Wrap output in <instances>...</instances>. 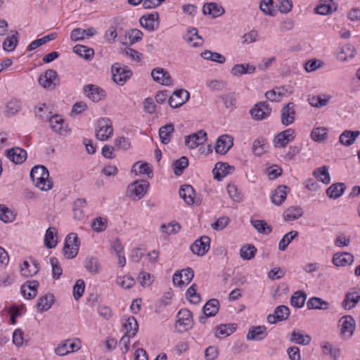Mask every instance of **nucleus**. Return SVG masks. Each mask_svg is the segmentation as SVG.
Masks as SVG:
<instances>
[{
    "label": "nucleus",
    "instance_id": "nucleus-17",
    "mask_svg": "<svg viewBox=\"0 0 360 360\" xmlns=\"http://www.w3.org/2000/svg\"><path fill=\"white\" fill-rule=\"evenodd\" d=\"M219 308V302L217 299H211L208 300L202 309L204 316H201L199 318V321L201 323H205L207 318L214 316L217 314Z\"/></svg>",
    "mask_w": 360,
    "mask_h": 360
},
{
    "label": "nucleus",
    "instance_id": "nucleus-14",
    "mask_svg": "<svg viewBox=\"0 0 360 360\" xmlns=\"http://www.w3.org/2000/svg\"><path fill=\"white\" fill-rule=\"evenodd\" d=\"M340 333L345 339L350 338L355 329V321L351 316H345L340 320Z\"/></svg>",
    "mask_w": 360,
    "mask_h": 360
},
{
    "label": "nucleus",
    "instance_id": "nucleus-30",
    "mask_svg": "<svg viewBox=\"0 0 360 360\" xmlns=\"http://www.w3.org/2000/svg\"><path fill=\"white\" fill-rule=\"evenodd\" d=\"M225 12L224 8L214 2L206 3L202 7V13L204 15H212L213 18H217Z\"/></svg>",
    "mask_w": 360,
    "mask_h": 360
},
{
    "label": "nucleus",
    "instance_id": "nucleus-45",
    "mask_svg": "<svg viewBox=\"0 0 360 360\" xmlns=\"http://www.w3.org/2000/svg\"><path fill=\"white\" fill-rule=\"evenodd\" d=\"M73 51L86 60L91 59L94 55V51L93 49L81 44L75 45L73 47Z\"/></svg>",
    "mask_w": 360,
    "mask_h": 360
},
{
    "label": "nucleus",
    "instance_id": "nucleus-32",
    "mask_svg": "<svg viewBox=\"0 0 360 360\" xmlns=\"http://www.w3.org/2000/svg\"><path fill=\"white\" fill-rule=\"evenodd\" d=\"M174 131V126L172 123L167 124L159 129V137L163 144L170 142L172 134Z\"/></svg>",
    "mask_w": 360,
    "mask_h": 360
},
{
    "label": "nucleus",
    "instance_id": "nucleus-19",
    "mask_svg": "<svg viewBox=\"0 0 360 360\" xmlns=\"http://www.w3.org/2000/svg\"><path fill=\"white\" fill-rule=\"evenodd\" d=\"M290 315V310L288 307L285 305H280L277 307L273 314H269L267 316V321L271 324H274L278 321H282L286 320Z\"/></svg>",
    "mask_w": 360,
    "mask_h": 360
},
{
    "label": "nucleus",
    "instance_id": "nucleus-34",
    "mask_svg": "<svg viewBox=\"0 0 360 360\" xmlns=\"http://www.w3.org/2000/svg\"><path fill=\"white\" fill-rule=\"evenodd\" d=\"M303 210L299 206H291L286 209L283 214L285 221H294L303 215Z\"/></svg>",
    "mask_w": 360,
    "mask_h": 360
},
{
    "label": "nucleus",
    "instance_id": "nucleus-25",
    "mask_svg": "<svg viewBox=\"0 0 360 360\" xmlns=\"http://www.w3.org/2000/svg\"><path fill=\"white\" fill-rule=\"evenodd\" d=\"M39 282L36 280L28 281L20 288L22 296L26 299H33L37 296Z\"/></svg>",
    "mask_w": 360,
    "mask_h": 360
},
{
    "label": "nucleus",
    "instance_id": "nucleus-15",
    "mask_svg": "<svg viewBox=\"0 0 360 360\" xmlns=\"http://www.w3.org/2000/svg\"><path fill=\"white\" fill-rule=\"evenodd\" d=\"M360 301V289L352 288L349 290L342 301V306L345 309L349 310L353 309Z\"/></svg>",
    "mask_w": 360,
    "mask_h": 360
},
{
    "label": "nucleus",
    "instance_id": "nucleus-33",
    "mask_svg": "<svg viewBox=\"0 0 360 360\" xmlns=\"http://www.w3.org/2000/svg\"><path fill=\"white\" fill-rule=\"evenodd\" d=\"M266 330V328L264 326L252 327L248 333L246 338L248 340H262L267 335Z\"/></svg>",
    "mask_w": 360,
    "mask_h": 360
},
{
    "label": "nucleus",
    "instance_id": "nucleus-21",
    "mask_svg": "<svg viewBox=\"0 0 360 360\" xmlns=\"http://www.w3.org/2000/svg\"><path fill=\"white\" fill-rule=\"evenodd\" d=\"M354 255L348 252H336L333 256L332 262L337 267L352 265L354 262Z\"/></svg>",
    "mask_w": 360,
    "mask_h": 360
},
{
    "label": "nucleus",
    "instance_id": "nucleus-16",
    "mask_svg": "<svg viewBox=\"0 0 360 360\" xmlns=\"http://www.w3.org/2000/svg\"><path fill=\"white\" fill-rule=\"evenodd\" d=\"M295 103L290 102L282 108L281 121L283 125L288 126L292 124L295 119Z\"/></svg>",
    "mask_w": 360,
    "mask_h": 360
},
{
    "label": "nucleus",
    "instance_id": "nucleus-43",
    "mask_svg": "<svg viewBox=\"0 0 360 360\" xmlns=\"http://www.w3.org/2000/svg\"><path fill=\"white\" fill-rule=\"evenodd\" d=\"M356 53V49L355 47L352 44H347L345 46H343L340 52L338 53L337 57L341 61H346L347 60V56L352 58L355 56Z\"/></svg>",
    "mask_w": 360,
    "mask_h": 360
},
{
    "label": "nucleus",
    "instance_id": "nucleus-41",
    "mask_svg": "<svg viewBox=\"0 0 360 360\" xmlns=\"http://www.w3.org/2000/svg\"><path fill=\"white\" fill-rule=\"evenodd\" d=\"M84 266L92 274H97L101 269L98 259L94 257H87L84 260Z\"/></svg>",
    "mask_w": 360,
    "mask_h": 360
},
{
    "label": "nucleus",
    "instance_id": "nucleus-23",
    "mask_svg": "<svg viewBox=\"0 0 360 360\" xmlns=\"http://www.w3.org/2000/svg\"><path fill=\"white\" fill-rule=\"evenodd\" d=\"M234 170L233 166L229 165L226 162H217L213 169L214 178L218 181H221L224 177L232 173Z\"/></svg>",
    "mask_w": 360,
    "mask_h": 360
},
{
    "label": "nucleus",
    "instance_id": "nucleus-2",
    "mask_svg": "<svg viewBox=\"0 0 360 360\" xmlns=\"http://www.w3.org/2000/svg\"><path fill=\"white\" fill-rule=\"evenodd\" d=\"M79 240L77 233H70L65 240L63 252L67 259H72L75 257L79 251Z\"/></svg>",
    "mask_w": 360,
    "mask_h": 360
},
{
    "label": "nucleus",
    "instance_id": "nucleus-20",
    "mask_svg": "<svg viewBox=\"0 0 360 360\" xmlns=\"http://www.w3.org/2000/svg\"><path fill=\"white\" fill-rule=\"evenodd\" d=\"M159 14L157 12L145 14L139 19L140 25L149 31L155 30L158 25Z\"/></svg>",
    "mask_w": 360,
    "mask_h": 360
},
{
    "label": "nucleus",
    "instance_id": "nucleus-35",
    "mask_svg": "<svg viewBox=\"0 0 360 360\" xmlns=\"http://www.w3.org/2000/svg\"><path fill=\"white\" fill-rule=\"evenodd\" d=\"M255 67L248 63L236 64L233 66L231 73L233 76H239L245 74H252L255 71Z\"/></svg>",
    "mask_w": 360,
    "mask_h": 360
},
{
    "label": "nucleus",
    "instance_id": "nucleus-9",
    "mask_svg": "<svg viewBox=\"0 0 360 360\" xmlns=\"http://www.w3.org/2000/svg\"><path fill=\"white\" fill-rule=\"evenodd\" d=\"M210 238L208 236H203L195 240L191 245V251L198 256H203L210 249Z\"/></svg>",
    "mask_w": 360,
    "mask_h": 360
},
{
    "label": "nucleus",
    "instance_id": "nucleus-56",
    "mask_svg": "<svg viewBox=\"0 0 360 360\" xmlns=\"http://www.w3.org/2000/svg\"><path fill=\"white\" fill-rule=\"evenodd\" d=\"M91 228L96 232L104 231L108 226V219L104 217H98L93 219L91 222Z\"/></svg>",
    "mask_w": 360,
    "mask_h": 360
},
{
    "label": "nucleus",
    "instance_id": "nucleus-18",
    "mask_svg": "<svg viewBox=\"0 0 360 360\" xmlns=\"http://www.w3.org/2000/svg\"><path fill=\"white\" fill-rule=\"evenodd\" d=\"M233 138L224 134L220 136L215 143L214 150L218 154L225 155L233 146Z\"/></svg>",
    "mask_w": 360,
    "mask_h": 360
},
{
    "label": "nucleus",
    "instance_id": "nucleus-37",
    "mask_svg": "<svg viewBox=\"0 0 360 360\" xmlns=\"http://www.w3.org/2000/svg\"><path fill=\"white\" fill-rule=\"evenodd\" d=\"M11 34L8 36L3 42V49L6 51H13L18 41V33L17 31H11Z\"/></svg>",
    "mask_w": 360,
    "mask_h": 360
},
{
    "label": "nucleus",
    "instance_id": "nucleus-36",
    "mask_svg": "<svg viewBox=\"0 0 360 360\" xmlns=\"http://www.w3.org/2000/svg\"><path fill=\"white\" fill-rule=\"evenodd\" d=\"M328 169L329 167L326 165L316 168L313 171V176L323 184H328L330 182V175L329 174Z\"/></svg>",
    "mask_w": 360,
    "mask_h": 360
},
{
    "label": "nucleus",
    "instance_id": "nucleus-48",
    "mask_svg": "<svg viewBox=\"0 0 360 360\" xmlns=\"http://www.w3.org/2000/svg\"><path fill=\"white\" fill-rule=\"evenodd\" d=\"M311 337L308 335H304L302 333L296 330H293L291 333L290 341L294 342L296 344L307 345L311 342Z\"/></svg>",
    "mask_w": 360,
    "mask_h": 360
},
{
    "label": "nucleus",
    "instance_id": "nucleus-4",
    "mask_svg": "<svg viewBox=\"0 0 360 360\" xmlns=\"http://www.w3.org/2000/svg\"><path fill=\"white\" fill-rule=\"evenodd\" d=\"M176 328L183 333L193 327V321L192 313L187 309H181L176 316Z\"/></svg>",
    "mask_w": 360,
    "mask_h": 360
},
{
    "label": "nucleus",
    "instance_id": "nucleus-7",
    "mask_svg": "<svg viewBox=\"0 0 360 360\" xmlns=\"http://www.w3.org/2000/svg\"><path fill=\"white\" fill-rule=\"evenodd\" d=\"M112 80L117 84L122 85L132 75V72L127 67H122L115 63L111 68Z\"/></svg>",
    "mask_w": 360,
    "mask_h": 360
},
{
    "label": "nucleus",
    "instance_id": "nucleus-40",
    "mask_svg": "<svg viewBox=\"0 0 360 360\" xmlns=\"http://www.w3.org/2000/svg\"><path fill=\"white\" fill-rule=\"evenodd\" d=\"M64 120L58 115H54L49 118V124L52 130L60 134L66 131L63 129Z\"/></svg>",
    "mask_w": 360,
    "mask_h": 360
},
{
    "label": "nucleus",
    "instance_id": "nucleus-54",
    "mask_svg": "<svg viewBox=\"0 0 360 360\" xmlns=\"http://www.w3.org/2000/svg\"><path fill=\"white\" fill-rule=\"evenodd\" d=\"M252 226L259 233L263 234H269L272 229L264 220H251Z\"/></svg>",
    "mask_w": 360,
    "mask_h": 360
},
{
    "label": "nucleus",
    "instance_id": "nucleus-29",
    "mask_svg": "<svg viewBox=\"0 0 360 360\" xmlns=\"http://www.w3.org/2000/svg\"><path fill=\"white\" fill-rule=\"evenodd\" d=\"M346 188V185L344 183H334L326 189V193L329 198L335 200L342 195Z\"/></svg>",
    "mask_w": 360,
    "mask_h": 360
},
{
    "label": "nucleus",
    "instance_id": "nucleus-64",
    "mask_svg": "<svg viewBox=\"0 0 360 360\" xmlns=\"http://www.w3.org/2000/svg\"><path fill=\"white\" fill-rule=\"evenodd\" d=\"M314 11L316 13L320 15H328L333 12V8L331 4H328L326 1H321Z\"/></svg>",
    "mask_w": 360,
    "mask_h": 360
},
{
    "label": "nucleus",
    "instance_id": "nucleus-8",
    "mask_svg": "<svg viewBox=\"0 0 360 360\" xmlns=\"http://www.w3.org/2000/svg\"><path fill=\"white\" fill-rule=\"evenodd\" d=\"M193 277V270L188 267L181 271H176L173 275L172 281L175 285L181 288L187 285L192 281Z\"/></svg>",
    "mask_w": 360,
    "mask_h": 360
},
{
    "label": "nucleus",
    "instance_id": "nucleus-44",
    "mask_svg": "<svg viewBox=\"0 0 360 360\" xmlns=\"http://www.w3.org/2000/svg\"><path fill=\"white\" fill-rule=\"evenodd\" d=\"M307 299V294L303 291L295 292L290 297V304L292 306L301 308L304 305Z\"/></svg>",
    "mask_w": 360,
    "mask_h": 360
},
{
    "label": "nucleus",
    "instance_id": "nucleus-22",
    "mask_svg": "<svg viewBox=\"0 0 360 360\" xmlns=\"http://www.w3.org/2000/svg\"><path fill=\"white\" fill-rule=\"evenodd\" d=\"M153 79L162 85L169 86L172 84V78L168 71L162 68H155L151 71Z\"/></svg>",
    "mask_w": 360,
    "mask_h": 360
},
{
    "label": "nucleus",
    "instance_id": "nucleus-24",
    "mask_svg": "<svg viewBox=\"0 0 360 360\" xmlns=\"http://www.w3.org/2000/svg\"><path fill=\"white\" fill-rule=\"evenodd\" d=\"M87 97L94 102L101 101L105 96V91L94 84H87L84 87Z\"/></svg>",
    "mask_w": 360,
    "mask_h": 360
},
{
    "label": "nucleus",
    "instance_id": "nucleus-49",
    "mask_svg": "<svg viewBox=\"0 0 360 360\" xmlns=\"http://www.w3.org/2000/svg\"><path fill=\"white\" fill-rule=\"evenodd\" d=\"M57 231L54 227H49L45 233L44 245L48 248H53L56 245L57 241L54 240Z\"/></svg>",
    "mask_w": 360,
    "mask_h": 360
},
{
    "label": "nucleus",
    "instance_id": "nucleus-6",
    "mask_svg": "<svg viewBox=\"0 0 360 360\" xmlns=\"http://www.w3.org/2000/svg\"><path fill=\"white\" fill-rule=\"evenodd\" d=\"M40 86L44 89H54L59 83L57 72L53 69H48L38 79Z\"/></svg>",
    "mask_w": 360,
    "mask_h": 360
},
{
    "label": "nucleus",
    "instance_id": "nucleus-12",
    "mask_svg": "<svg viewBox=\"0 0 360 360\" xmlns=\"http://www.w3.org/2000/svg\"><path fill=\"white\" fill-rule=\"evenodd\" d=\"M271 108L266 102H259L250 110V112L254 120H262L269 117Z\"/></svg>",
    "mask_w": 360,
    "mask_h": 360
},
{
    "label": "nucleus",
    "instance_id": "nucleus-5",
    "mask_svg": "<svg viewBox=\"0 0 360 360\" xmlns=\"http://www.w3.org/2000/svg\"><path fill=\"white\" fill-rule=\"evenodd\" d=\"M96 138L101 141H106L111 137L113 132L112 122L109 118H101L98 121L96 129Z\"/></svg>",
    "mask_w": 360,
    "mask_h": 360
},
{
    "label": "nucleus",
    "instance_id": "nucleus-11",
    "mask_svg": "<svg viewBox=\"0 0 360 360\" xmlns=\"http://www.w3.org/2000/svg\"><path fill=\"white\" fill-rule=\"evenodd\" d=\"M190 94L188 91L184 89H177L174 91L172 95L168 99V103L172 108L181 107L189 99Z\"/></svg>",
    "mask_w": 360,
    "mask_h": 360
},
{
    "label": "nucleus",
    "instance_id": "nucleus-60",
    "mask_svg": "<svg viewBox=\"0 0 360 360\" xmlns=\"http://www.w3.org/2000/svg\"><path fill=\"white\" fill-rule=\"evenodd\" d=\"M181 228V225L175 221H172L168 224H162L160 226L162 231L167 234L176 233L180 231Z\"/></svg>",
    "mask_w": 360,
    "mask_h": 360
},
{
    "label": "nucleus",
    "instance_id": "nucleus-31",
    "mask_svg": "<svg viewBox=\"0 0 360 360\" xmlns=\"http://www.w3.org/2000/svg\"><path fill=\"white\" fill-rule=\"evenodd\" d=\"M359 135V131L345 130L340 134L339 141L342 145L350 146L355 142Z\"/></svg>",
    "mask_w": 360,
    "mask_h": 360
},
{
    "label": "nucleus",
    "instance_id": "nucleus-58",
    "mask_svg": "<svg viewBox=\"0 0 360 360\" xmlns=\"http://www.w3.org/2000/svg\"><path fill=\"white\" fill-rule=\"evenodd\" d=\"M132 172H134L136 174H146L149 176L153 172V170L149 167L148 163L139 161L134 165Z\"/></svg>",
    "mask_w": 360,
    "mask_h": 360
},
{
    "label": "nucleus",
    "instance_id": "nucleus-55",
    "mask_svg": "<svg viewBox=\"0 0 360 360\" xmlns=\"http://www.w3.org/2000/svg\"><path fill=\"white\" fill-rule=\"evenodd\" d=\"M186 297L192 304H198L201 300L200 295L197 292V285L193 283L186 290Z\"/></svg>",
    "mask_w": 360,
    "mask_h": 360
},
{
    "label": "nucleus",
    "instance_id": "nucleus-63",
    "mask_svg": "<svg viewBox=\"0 0 360 360\" xmlns=\"http://www.w3.org/2000/svg\"><path fill=\"white\" fill-rule=\"evenodd\" d=\"M15 217L13 212L5 205H0V219L4 222H11Z\"/></svg>",
    "mask_w": 360,
    "mask_h": 360
},
{
    "label": "nucleus",
    "instance_id": "nucleus-38",
    "mask_svg": "<svg viewBox=\"0 0 360 360\" xmlns=\"http://www.w3.org/2000/svg\"><path fill=\"white\" fill-rule=\"evenodd\" d=\"M53 301V295L48 293L39 298L37 307L40 311H47L51 307Z\"/></svg>",
    "mask_w": 360,
    "mask_h": 360
},
{
    "label": "nucleus",
    "instance_id": "nucleus-13",
    "mask_svg": "<svg viewBox=\"0 0 360 360\" xmlns=\"http://www.w3.org/2000/svg\"><path fill=\"white\" fill-rule=\"evenodd\" d=\"M207 140V133L200 130L185 137V145L190 149H195Z\"/></svg>",
    "mask_w": 360,
    "mask_h": 360
},
{
    "label": "nucleus",
    "instance_id": "nucleus-61",
    "mask_svg": "<svg viewBox=\"0 0 360 360\" xmlns=\"http://www.w3.org/2000/svg\"><path fill=\"white\" fill-rule=\"evenodd\" d=\"M273 8V0H260L259 8L264 14L270 16L275 15Z\"/></svg>",
    "mask_w": 360,
    "mask_h": 360
},
{
    "label": "nucleus",
    "instance_id": "nucleus-27",
    "mask_svg": "<svg viewBox=\"0 0 360 360\" xmlns=\"http://www.w3.org/2000/svg\"><path fill=\"white\" fill-rule=\"evenodd\" d=\"M179 196L184 199V202L188 205H191L195 203V192L194 188L188 184L182 185L179 191Z\"/></svg>",
    "mask_w": 360,
    "mask_h": 360
},
{
    "label": "nucleus",
    "instance_id": "nucleus-10",
    "mask_svg": "<svg viewBox=\"0 0 360 360\" xmlns=\"http://www.w3.org/2000/svg\"><path fill=\"white\" fill-rule=\"evenodd\" d=\"M295 130L289 128L278 133L273 139V144L276 148H284L289 142L295 139Z\"/></svg>",
    "mask_w": 360,
    "mask_h": 360
},
{
    "label": "nucleus",
    "instance_id": "nucleus-50",
    "mask_svg": "<svg viewBox=\"0 0 360 360\" xmlns=\"http://www.w3.org/2000/svg\"><path fill=\"white\" fill-rule=\"evenodd\" d=\"M124 327L126 330V334L129 335V337H134L139 329L137 321L134 316L127 319Z\"/></svg>",
    "mask_w": 360,
    "mask_h": 360
},
{
    "label": "nucleus",
    "instance_id": "nucleus-26",
    "mask_svg": "<svg viewBox=\"0 0 360 360\" xmlns=\"http://www.w3.org/2000/svg\"><path fill=\"white\" fill-rule=\"evenodd\" d=\"M7 158L15 164L22 163L27 158V152L24 149L15 147L6 150Z\"/></svg>",
    "mask_w": 360,
    "mask_h": 360
},
{
    "label": "nucleus",
    "instance_id": "nucleus-47",
    "mask_svg": "<svg viewBox=\"0 0 360 360\" xmlns=\"http://www.w3.org/2000/svg\"><path fill=\"white\" fill-rule=\"evenodd\" d=\"M235 324H221L217 326L215 336L218 338H224L231 335L236 330Z\"/></svg>",
    "mask_w": 360,
    "mask_h": 360
},
{
    "label": "nucleus",
    "instance_id": "nucleus-39",
    "mask_svg": "<svg viewBox=\"0 0 360 360\" xmlns=\"http://www.w3.org/2000/svg\"><path fill=\"white\" fill-rule=\"evenodd\" d=\"M186 41L191 44L193 47H198L202 44L203 39L198 35V31L195 28L189 30L185 37Z\"/></svg>",
    "mask_w": 360,
    "mask_h": 360
},
{
    "label": "nucleus",
    "instance_id": "nucleus-46",
    "mask_svg": "<svg viewBox=\"0 0 360 360\" xmlns=\"http://www.w3.org/2000/svg\"><path fill=\"white\" fill-rule=\"evenodd\" d=\"M86 205V200L84 198L77 199L72 206V211L74 213V218L78 220H81L84 217V212L82 210Z\"/></svg>",
    "mask_w": 360,
    "mask_h": 360
},
{
    "label": "nucleus",
    "instance_id": "nucleus-51",
    "mask_svg": "<svg viewBox=\"0 0 360 360\" xmlns=\"http://www.w3.org/2000/svg\"><path fill=\"white\" fill-rule=\"evenodd\" d=\"M188 165V160L186 156H182L179 159L176 160L174 162L172 166L174 169V173L176 176H180L182 174L185 168H186Z\"/></svg>",
    "mask_w": 360,
    "mask_h": 360
},
{
    "label": "nucleus",
    "instance_id": "nucleus-59",
    "mask_svg": "<svg viewBox=\"0 0 360 360\" xmlns=\"http://www.w3.org/2000/svg\"><path fill=\"white\" fill-rule=\"evenodd\" d=\"M143 35V32L138 29H130L125 32V37L129 39L130 45L140 41Z\"/></svg>",
    "mask_w": 360,
    "mask_h": 360
},
{
    "label": "nucleus",
    "instance_id": "nucleus-52",
    "mask_svg": "<svg viewBox=\"0 0 360 360\" xmlns=\"http://www.w3.org/2000/svg\"><path fill=\"white\" fill-rule=\"evenodd\" d=\"M257 248L253 245H243L240 250V257L244 260H250L254 258Z\"/></svg>",
    "mask_w": 360,
    "mask_h": 360
},
{
    "label": "nucleus",
    "instance_id": "nucleus-42",
    "mask_svg": "<svg viewBox=\"0 0 360 360\" xmlns=\"http://www.w3.org/2000/svg\"><path fill=\"white\" fill-rule=\"evenodd\" d=\"M307 307L309 309H328L330 304L328 302L323 300L320 297H313L310 298L307 303Z\"/></svg>",
    "mask_w": 360,
    "mask_h": 360
},
{
    "label": "nucleus",
    "instance_id": "nucleus-28",
    "mask_svg": "<svg viewBox=\"0 0 360 360\" xmlns=\"http://www.w3.org/2000/svg\"><path fill=\"white\" fill-rule=\"evenodd\" d=\"M289 188L285 185L278 186L271 196V202L276 205H281L286 199L287 191Z\"/></svg>",
    "mask_w": 360,
    "mask_h": 360
},
{
    "label": "nucleus",
    "instance_id": "nucleus-53",
    "mask_svg": "<svg viewBox=\"0 0 360 360\" xmlns=\"http://www.w3.org/2000/svg\"><path fill=\"white\" fill-rule=\"evenodd\" d=\"M298 236V231H291L281 238L278 243V249L281 251L286 250L288 245L292 242V240Z\"/></svg>",
    "mask_w": 360,
    "mask_h": 360
},
{
    "label": "nucleus",
    "instance_id": "nucleus-57",
    "mask_svg": "<svg viewBox=\"0 0 360 360\" xmlns=\"http://www.w3.org/2000/svg\"><path fill=\"white\" fill-rule=\"evenodd\" d=\"M311 139L317 142H322L328 137V129L325 127H317L311 133Z\"/></svg>",
    "mask_w": 360,
    "mask_h": 360
},
{
    "label": "nucleus",
    "instance_id": "nucleus-3",
    "mask_svg": "<svg viewBox=\"0 0 360 360\" xmlns=\"http://www.w3.org/2000/svg\"><path fill=\"white\" fill-rule=\"evenodd\" d=\"M149 183L146 180H136L128 186V193L132 200H139L147 192Z\"/></svg>",
    "mask_w": 360,
    "mask_h": 360
},
{
    "label": "nucleus",
    "instance_id": "nucleus-1",
    "mask_svg": "<svg viewBox=\"0 0 360 360\" xmlns=\"http://www.w3.org/2000/svg\"><path fill=\"white\" fill-rule=\"evenodd\" d=\"M30 178L34 186L41 191H49L53 187V182L49 179V173L43 165L34 166L30 171Z\"/></svg>",
    "mask_w": 360,
    "mask_h": 360
},
{
    "label": "nucleus",
    "instance_id": "nucleus-62",
    "mask_svg": "<svg viewBox=\"0 0 360 360\" xmlns=\"http://www.w3.org/2000/svg\"><path fill=\"white\" fill-rule=\"evenodd\" d=\"M321 348L324 354H330L333 357L334 360H337V358L340 356V349L333 348V345L329 342H323L321 344Z\"/></svg>",
    "mask_w": 360,
    "mask_h": 360
}]
</instances>
